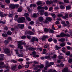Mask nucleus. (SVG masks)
Returning a JSON list of instances; mask_svg holds the SVG:
<instances>
[{
	"label": "nucleus",
	"mask_w": 72,
	"mask_h": 72,
	"mask_svg": "<svg viewBox=\"0 0 72 72\" xmlns=\"http://www.w3.org/2000/svg\"><path fill=\"white\" fill-rule=\"evenodd\" d=\"M17 56L19 57H23V55H22V54H20L18 55H17Z\"/></svg>",
	"instance_id": "nucleus-37"
},
{
	"label": "nucleus",
	"mask_w": 72,
	"mask_h": 72,
	"mask_svg": "<svg viewBox=\"0 0 72 72\" xmlns=\"http://www.w3.org/2000/svg\"><path fill=\"white\" fill-rule=\"evenodd\" d=\"M53 41V39L50 38H49L48 39V41H49V42H51Z\"/></svg>",
	"instance_id": "nucleus-34"
},
{
	"label": "nucleus",
	"mask_w": 72,
	"mask_h": 72,
	"mask_svg": "<svg viewBox=\"0 0 72 72\" xmlns=\"http://www.w3.org/2000/svg\"><path fill=\"white\" fill-rule=\"evenodd\" d=\"M2 35L3 36V37H6L8 36H7V34H6V33H3L2 34Z\"/></svg>",
	"instance_id": "nucleus-30"
},
{
	"label": "nucleus",
	"mask_w": 72,
	"mask_h": 72,
	"mask_svg": "<svg viewBox=\"0 0 72 72\" xmlns=\"http://www.w3.org/2000/svg\"><path fill=\"white\" fill-rule=\"evenodd\" d=\"M48 37H49L48 36L44 35L42 38V41H45V39H47V38H48Z\"/></svg>",
	"instance_id": "nucleus-7"
},
{
	"label": "nucleus",
	"mask_w": 72,
	"mask_h": 72,
	"mask_svg": "<svg viewBox=\"0 0 72 72\" xmlns=\"http://www.w3.org/2000/svg\"><path fill=\"white\" fill-rule=\"evenodd\" d=\"M24 21H25V18L23 17L19 18L17 20L18 23H23Z\"/></svg>",
	"instance_id": "nucleus-3"
},
{
	"label": "nucleus",
	"mask_w": 72,
	"mask_h": 72,
	"mask_svg": "<svg viewBox=\"0 0 72 72\" xmlns=\"http://www.w3.org/2000/svg\"><path fill=\"white\" fill-rule=\"evenodd\" d=\"M60 46H61V47L65 46V45H66V43L64 42H62L61 44H60Z\"/></svg>",
	"instance_id": "nucleus-19"
},
{
	"label": "nucleus",
	"mask_w": 72,
	"mask_h": 72,
	"mask_svg": "<svg viewBox=\"0 0 72 72\" xmlns=\"http://www.w3.org/2000/svg\"><path fill=\"white\" fill-rule=\"evenodd\" d=\"M33 63L34 64H39V62L36 61H34Z\"/></svg>",
	"instance_id": "nucleus-46"
},
{
	"label": "nucleus",
	"mask_w": 72,
	"mask_h": 72,
	"mask_svg": "<svg viewBox=\"0 0 72 72\" xmlns=\"http://www.w3.org/2000/svg\"><path fill=\"white\" fill-rule=\"evenodd\" d=\"M18 48L21 49H22L23 48V47L22 46V44L23 45H26V43H24V42H23L22 41H20L18 42Z\"/></svg>",
	"instance_id": "nucleus-1"
},
{
	"label": "nucleus",
	"mask_w": 72,
	"mask_h": 72,
	"mask_svg": "<svg viewBox=\"0 0 72 72\" xmlns=\"http://www.w3.org/2000/svg\"><path fill=\"white\" fill-rule=\"evenodd\" d=\"M5 22H6L5 21L3 22V21H1V20L0 21V23H2L3 24H5Z\"/></svg>",
	"instance_id": "nucleus-40"
},
{
	"label": "nucleus",
	"mask_w": 72,
	"mask_h": 72,
	"mask_svg": "<svg viewBox=\"0 0 72 72\" xmlns=\"http://www.w3.org/2000/svg\"><path fill=\"white\" fill-rule=\"evenodd\" d=\"M22 11V7L19 8L17 12H21Z\"/></svg>",
	"instance_id": "nucleus-20"
},
{
	"label": "nucleus",
	"mask_w": 72,
	"mask_h": 72,
	"mask_svg": "<svg viewBox=\"0 0 72 72\" xmlns=\"http://www.w3.org/2000/svg\"><path fill=\"white\" fill-rule=\"evenodd\" d=\"M46 67H50L51 66H52L54 64V62H52L49 63V62L48 61H46Z\"/></svg>",
	"instance_id": "nucleus-5"
},
{
	"label": "nucleus",
	"mask_w": 72,
	"mask_h": 72,
	"mask_svg": "<svg viewBox=\"0 0 72 72\" xmlns=\"http://www.w3.org/2000/svg\"><path fill=\"white\" fill-rule=\"evenodd\" d=\"M55 48L56 50H59V49L60 48L59 47L56 45L55 46Z\"/></svg>",
	"instance_id": "nucleus-36"
},
{
	"label": "nucleus",
	"mask_w": 72,
	"mask_h": 72,
	"mask_svg": "<svg viewBox=\"0 0 72 72\" xmlns=\"http://www.w3.org/2000/svg\"><path fill=\"white\" fill-rule=\"evenodd\" d=\"M8 16H9V17H12H12H13V14H10Z\"/></svg>",
	"instance_id": "nucleus-62"
},
{
	"label": "nucleus",
	"mask_w": 72,
	"mask_h": 72,
	"mask_svg": "<svg viewBox=\"0 0 72 72\" xmlns=\"http://www.w3.org/2000/svg\"><path fill=\"white\" fill-rule=\"evenodd\" d=\"M33 17H37L36 15V14H33Z\"/></svg>",
	"instance_id": "nucleus-52"
},
{
	"label": "nucleus",
	"mask_w": 72,
	"mask_h": 72,
	"mask_svg": "<svg viewBox=\"0 0 72 72\" xmlns=\"http://www.w3.org/2000/svg\"><path fill=\"white\" fill-rule=\"evenodd\" d=\"M4 43L5 44V45H6V44H8V43L9 42V41H8V40H5L4 41Z\"/></svg>",
	"instance_id": "nucleus-33"
},
{
	"label": "nucleus",
	"mask_w": 72,
	"mask_h": 72,
	"mask_svg": "<svg viewBox=\"0 0 72 72\" xmlns=\"http://www.w3.org/2000/svg\"><path fill=\"white\" fill-rule=\"evenodd\" d=\"M10 7L12 9H14V8H15V5L14 4H10Z\"/></svg>",
	"instance_id": "nucleus-14"
},
{
	"label": "nucleus",
	"mask_w": 72,
	"mask_h": 72,
	"mask_svg": "<svg viewBox=\"0 0 72 72\" xmlns=\"http://www.w3.org/2000/svg\"><path fill=\"white\" fill-rule=\"evenodd\" d=\"M71 9V7L69 6H66V9L68 10H69Z\"/></svg>",
	"instance_id": "nucleus-29"
},
{
	"label": "nucleus",
	"mask_w": 72,
	"mask_h": 72,
	"mask_svg": "<svg viewBox=\"0 0 72 72\" xmlns=\"http://www.w3.org/2000/svg\"><path fill=\"white\" fill-rule=\"evenodd\" d=\"M64 3H69V1L68 0H64Z\"/></svg>",
	"instance_id": "nucleus-44"
},
{
	"label": "nucleus",
	"mask_w": 72,
	"mask_h": 72,
	"mask_svg": "<svg viewBox=\"0 0 72 72\" xmlns=\"http://www.w3.org/2000/svg\"><path fill=\"white\" fill-rule=\"evenodd\" d=\"M27 9H28V10L29 12H30V11H31V9H30V8L29 7H27Z\"/></svg>",
	"instance_id": "nucleus-55"
},
{
	"label": "nucleus",
	"mask_w": 72,
	"mask_h": 72,
	"mask_svg": "<svg viewBox=\"0 0 72 72\" xmlns=\"http://www.w3.org/2000/svg\"><path fill=\"white\" fill-rule=\"evenodd\" d=\"M60 67H64V64H60Z\"/></svg>",
	"instance_id": "nucleus-57"
},
{
	"label": "nucleus",
	"mask_w": 72,
	"mask_h": 72,
	"mask_svg": "<svg viewBox=\"0 0 72 72\" xmlns=\"http://www.w3.org/2000/svg\"><path fill=\"white\" fill-rule=\"evenodd\" d=\"M60 7L61 9H65V7L63 5H61L60 6Z\"/></svg>",
	"instance_id": "nucleus-22"
},
{
	"label": "nucleus",
	"mask_w": 72,
	"mask_h": 72,
	"mask_svg": "<svg viewBox=\"0 0 72 72\" xmlns=\"http://www.w3.org/2000/svg\"><path fill=\"white\" fill-rule=\"evenodd\" d=\"M7 34L8 35H10L12 34V32L10 31H8L7 32Z\"/></svg>",
	"instance_id": "nucleus-25"
},
{
	"label": "nucleus",
	"mask_w": 72,
	"mask_h": 72,
	"mask_svg": "<svg viewBox=\"0 0 72 72\" xmlns=\"http://www.w3.org/2000/svg\"><path fill=\"white\" fill-rule=\"evenodd\" d=\"M4 64V62H0V65L1 66H3Z\"/></svg>",
	"instance_id": "nucleus-58"
},
{
	"label": "nucleus",
	"mask_w": 72,
	"mask_h": 72,
	"mask_svg": "<svg viewBox=\"0 0 72 72\" xmlns=\"http://www.w3.org/2000/svg\"><path fill=\"white\" fill-rule=\"evenodd\" d=\"M40 71H41V70H40V69H38V70L35 71V72H40Z\"/></svg>",
	"instance_id": "nucleus-63"
},
{
	"label": "nucleus",
	"mask_w": 72,
	"mask_h": 72,
	"mask_svg": "<svg viewBox=\"0 0 72 72\" xmlns=\"http://www.w3.org/2000/svg\"><path fill=\"white\" fill-rule=\"evenodd\" d=\"M44 15L45 16H48V14L46 12H45L44 13Z\"/></svg>",
	"instance_id": "nucleus-56"
},
{
	"label": "nucleus",
	"mask_w": 72,
	"mask_h": 72,
	"mask_svg": "<svg viewBox=\"0 0 72 72\" xmlns=\"http://www.w3.org/2000/svg\"><path fill=\"white\" fill-rule=\"evenodd\" d=\"M43 7H44V8L43 9V10L45 9V10H48V8L47 6Z\"/></svg>",
	"instance_id": "nucleus-41"
},
{
	"label": "nucleus",
	"mask_w": 72,
	"mask_h": 72,
	"mask_svg": "<svg viewBox=\"0 0 72 72\" xmlns=\"http://www.w3.org/2000/svg\"><path fill=\"white\" fill-rule=\"evenodd\" d=\"M46 4H51V2L49 1H46Z\"/></svg>",
	"instance_id": "nucleus-27"
},
{
	"label": "nucleus",
	"mask_w": 72,
	"mask_h": 72,
	"mask_svg": "<svg viewBox=\"0 0 72 72\" xmlns=\"http://www.w3.org/2000/svg\"><path fill=\"white\" fill-rule=\"evenodd\" d=\"M52 16L53 18H55V14H53L52 15Z\"/></svg>",
	"instance_id": "nucleus-64"
},
{
	"label": "nucleus",
	"mask_w": 72,
	"mask_h": 72,
	"mask_svg": "<svg viewBox=\"0 0 72 72\" xmlns=\"http://www.w3.org/2000/svg\"><path fill=\"white\" fill-rule=\"evenodd\" d=\"M28 33L29 35H33L35 34V33L32 32H28Z\"/></svg>",
	"instance_id": "nucleus-21"
},
{
	"label": "nucleus",
	"mask_w": 72,
	"mask_h": 72,
	"mask_svg": "<svg viewBox=\"0 0 72 72\" xmlns=\"http://www.w3.org/2000/svg\"><path fill=\"white\" fill-rule=\"evenodd\" d=\"M26 19L27 21H31V19L30 17H26Z\"/></svg>",
	"instance_id": "nucleus-32"
},
{
	"label": "nucleus",
	"mask_w": 72,
	"mask_h": 72,
	"mask_svg": "<svg viewBox=\"0 0 72 72\" xmlns=\"http://www.w3.org/2000/svg\"><path fill=\"white\" fill-rule=\"evenodd\" d=\"M66 55H70V52L69 51L67 52L66 54Z\"/></svg>",
	"instance_id": "nucleus-35"
},
{
	"label": "nucleus",
	"mask_w": 72,
	"mask_h": 72,
	"mask_svg": "<svg viewBox=\"0 0 72 72\" xmlns=\"http://www.w3.org/2000/svg\"><path fill=\"white\" fill-rule=\"evenodd\" d=\"M45 58L46 59H50V56H45Z\"/></svg>",
	"instance_id": "nucleus-24"
},
{
	"label": "nucleus",
	"mask_w": 72,
	"mask_h": 72,
	"mask_svg": "<svg viewBox=\"0 0 72 72\" xmlns=\"http://www.w3.org/2000/svg\"><path fill=\"white\" fill-rule=\"evenodd\" d=\"M44 66L42 64L39 65L37 66V67L38 68H39L40 69L43 68H44Z\"/></svg>",
	"instance_id": "nucleus-12"
},
{
	"label": "nucleus",
	"mask_w": 72,
	"mask_h": 72,
	"mask_svg": "<svg viewBox=\"0 0 72 72\" xmlns=\"http://www.w3.org/2000/svg\"><path fill=\"white\" fill-rule=\"evenodd\" d=\"M58 57L59 59H64V58L62 56H58Z\"/></svg>",
	"instance_id": "nucleus-18"
},
{
	"label": "nucleus",
	"mask_w": 72,
	"mask_h": 72,
	"mask_svg": "<svg viewBox=\"0 0 72 72\" xmlns=\"http://www.w3.org/2000/svg\"><path fill=\"white\" fill-rule=\"evenodd\" d=\"M24 24H18V25L17 26H18L20 28H21V29H22V28H24Z\"/></svg>",
	"instance_id": "nucleus-9"
},
{
	"label": "nucleus",
	"mask_w": 72,
	"mask_h": 72,
	"mask_svg": "<svg viewBox=\"0 0 72 72\" xmlns=\"http://www.w3.org/2000/svg\"><path fill=\"white\" fill-rule=\"evenodd\" d=\"M60 36L61 37H65V34L63 33H61L60 34Z\"/></svg>",
	"instance_id": "nucleus-16"
},
{
	"label": "nucleus",
	"mask_w": 72,
	"mask_h": 72,
	"mask_svg": "<svg viewBox=\"0 0 72 72\" xmlns=\"http://www.w3.org/2000/svg\"><path fill=\"white\" fill-rule=\"evenodd\" d=\"M36 39V37H33L32 38V39H31V42H35V39Z\"/></svg>",
	"instance_id": "nucleus-17"
},
{
	"label": "nucleus",
	"mask_w": 72,
	"mask_h": 72,
	"mask_svg": "<svg viewBox=\"0 0 72 72\" xmlns=\"http://www.w3.org/2000/svg\"><path fill=\"white\" fill-rule=\"evenodd\" d=\"M56 37H58V38L61 37L60 35H57L56 36Z\"/></svg>",
	"instance_id": "nucleus-61"
},
{
	"label": "nucleus",
	"mask_w": 72,
	"mask_h": 72,
	"mask_svg": "<svg viewBox=\"0 0 72 72\" xmlns=\"http://www.w3.org/2000/svg\"><path fill=\"white\" fill-rule=\"evenodd\" d=\"M8 40H12V39H13L11 37H8Z\"/></svg>",
	"instance_id": "nucleus-48"
},
{
	"label": "nucleus",
	"mask_w": 72,
	"mask_h": 72,
	"mask_svg": "<svg viewBox=\"0 0 72 72\" xmlns=\"http://www.w3.org/2000/svg\"><path fill=\"white\" fill-rule=\"evenodd\" d=\"M4 51L6 54L10 53V52L9 50V49L8 48H5L4 50Z\"/></svg>",
	"instance_id": "nucleus-6"
},
{
	"label": "nucleus",
	"mask_w": 72,
	"mask_h": 72,
	"mask_svg": "<svg viewBox=\"0 0 72 72\" xmlns=\"http://www.w3.org/2000/svg\"><path fill=\"white\" fill-rule=\"evenodd\" d=\"M44 31L45 32H47L49 31V29L47 28H45L44 30Z\"/></svg>",
	"instance_id": "nucleus-31"
},
{
	"label": "nucleus",
	"mask_w": 72,
	"mask_h": 72,
	"mask_svg": "<svg viewBox=\"0 0 72 72\" xmlns=\"http://www.w3.org/2000/svg\"><path fill=\"white\" fill-rule=\"evenodd\" d=\"M38 20L40 22H42L44 21V18L42 17H40L38 18Z\"/></svg>",
	"instance_id": "nucleus-13"
},
{
	"label": "nucleus",
	"mask_w": 72,
	"mask_h": 72,
	"mask_svg": "<svg viewBox=\"0 0 72 72\" xmlns=\"http://www.w3.org/2000/svg\"><path fill=\"white\" fill-rule=\"evenodd\" d=\"M29 15V14L27 13H26L24 14V16H25V17H28Z\"/></svg>",
	"instance_id": "nucleus-49"
},
{
	"label": "nucleus",
	"mask_w": 72,
	"mask_h": 72,
	"mask_svg": "<svg viewBox=\"0 0 72 72\" xmlns=\"http://www.w3.org/2000/svg\"><path fill=\"white\" fill-rule=\"evenodd\" d=\"M33 57L34 58H37L38 57H39V55H33Z\"/></svg>",
	"instance_id": "nucleus-39"
},
{
	"label": "nucleus",
	"mask_w": 72,
	"mask_h": 72,
	"mask_svg": "<svg viewBox=\"0 0 72 72\" xmlns=\"http://www.w3.org/2000/svg\"><path fill=\"white\" fill-rule=\"evenodd\" d=\"M22 68V66L21 65H19L18 67V69H21Z\"/></svg>",
	"instance_id": "nucleus-43"
},
{
	"label": "nucleus",
	"mask_w": 72,
	"mask_h": 72,
	"mask_svg": "<svg viewBox=\"0 0 72 72\" xmlns=\"http://www.w3.org/2000/svg\"><path fill=\"white\" fill-rule=\"evenodd\" d=\"M5 2H6V3H7V4H9V3H10V0H6Z\"/></svg>",
	"instance_id": "nucleus-38"
},
{
	"label": "nucleus",
	"mask_w": 72,
	"mask_h": 72,
	"mask_svg": "<svg viewBox=\"0 0 72 72\" xmlns=\"http://www.w3.org/2000/svg\"><path fill=\"white\" fill-rule=\"evenodd\" d=\"M12 62H13V63H17V61H15V60H13L12 61Z\"/></svg>",
	"instance_id": "nucleus-60"
},
{
	"label": "nucleus",
	"mask_w": 72,
	"mask_h": 72,
	"mask_svg": "<svg viewBox=\"0 0 72 72\" xmlns=\"http://www.w3.org/2000/svg\"><path fill=\"white\" fill-rule=\"evenodd\" d=\"M37 5H41V4H42V2L41 1H39L37 3Z\"/></svg>",
	"instance_id": "nucleus-15"
},
{
	"label": "nucleus",
	"mask_w": 72,
	"mask_h": 72,
	"mask_svg": "<svg viewBox=\"0 0 72 72\" xmlns=\"http://www.w3.org/2000/svg\"><path fill=\"white\" fill-rule=\"evenodd\" d=\"M44 7H41L40 6H38L37 8L39 12H40V14L41 15H43L44 14L45 11L43 10V9H44ZM40 9H42V10H41Z\"/></svg>",
	"instance_id": "nucleus-2"
},
{
	"label": "nucleus",
	"mask_w": 72,
	"mask_h": 72,
	"mask_svg": "<svg viewBox=\"0 0 72 72\" xmlns=\"http://www.w3.org/2000/svg\"><path fill=\"white\" fill-rule=\"evenodd\" d=\"M36 48L30 47L28 48V50L30 51H34V50H36Z\"/></svg>",
	"instance_id": "nucleus-8"
},
{
	"label": "nucleus",
	"mask_w": 72,
	"mask_h": 72,
	"mask_svg": "<svg viewBox=\"0 0 72 72\" xmlns=\"http://www.w3.org/2000/svg\"><path fill=\"white\" fill-rule=\"evenodd\" d=\"M50 32L52 33H54V31L53 30H51L50 31Z\"/></svg>",
	"instance_id": "nucleus-59"
},
{
	"label": "nucleus",
	"mask_w": 72,
	"mask_h": 72,
	"mask_svg": "<svg viewBox=\"0 0 72 72\" xmlns=\"http://www.w3.org/2000/svg\"><path fill=\"white\" fill-rule=\"evenodd\" d=\"M5 67L6 68V69H8L10 68V67H9V66L8 65V66H5Z\"/></svg>",
	"instance_id": "nucleus-53"
},
{
	"label": "nucleus",
	"mask_w": 72,
	"mask_h": 72,
	"mask_svg": "<svg viewBox=\"0 0 72 72\" xmlns=\"http://www.w3.org/2000/svg\"><path fill=\"white\" fill-rule=\"evenodd\" d=\"M15 5V7H16V8H18L19 6V5L18 4H16Z\"/></svg>",
	"instance_id": "nucleus-51"
},
{
	"label": "nucleus",
	"mask_w": 72,
	"mask_h": 72,
	"mask_svg": "<svg viewBox=\"0 0 72 72\" xmlns=\"http://www.w3.org/2000/svg\"><path fill=\"white\" fill-rule=\"evenodd\" d=\"M26 36L24 35V36H22L21 37V39H24L26 38Z\"/></svg>",
	"instance_id": "nucleus-45"
},
{
	"label": "nucleus",
	"mask_w": 72,
	"mask_h": 72,
	"mask_svg": "<svg viewBox=\"0 0 72 72\" xmlns=\"http://www.w3.org/2000/svg\"><path fill=\"white\" fill-rule=\"evenodd\" d=\"M17 65H15L13 66L12 67V69H13V71H17Z\"/></svg>",
	"instance_id": "nucleus-11"
},
{
	"label": "nucleus",
	"mask_w": 72,
	"mask_h": 72,
	"mask_svg": "<svg viewBox=\"0 0 72 72\" xmlns=\"http://www.w3.org/2000/svg\"><path fill=\"white\" fill-rule=\"evenodd\" d=\"M57 55L55 54L53 56H52V58L53 59V58H55V59L57 58Z\"/></svg>",
	"instance_id": "nucleus-28"
},
{
	"label": "nucleus",
	"mask_w": 72,
	"mask_h": 72,
	"mask_svg": "<svg viewBox=\"0 0 72 72\" xmlns=\"http://www.w3.org/2000/svg\"><path fill=\"white\" fill-rule=\"evenodd\" d=\"M62 72H68V68H65L63 70H62Z\"/></svg>",
	"instance_id": "nucleus-10"
},
{
	"label": "nucleus",
	"mask_w": 72,
	"mask_h": 72,
	"mask_svg": "<svg viewBox=\"0 0 72 72\" xmlns=\"http://www.w3.org/2000/svg\"><path fill=\"white\" fill-rule=\"evenodd\" d=\"M53 41H54V42H55V43H56L57 42V40L55 39H53Z\"/></svg>",
	"instance_id": "nucleus-50"
},
{
	"label": "nucleus",
	"mask_w": 72,
	"mask_h": 72,
	"mask_svg": "<svg viewBox=\"0 0 72 72\" xmlns=\"http://www.w3.org/2000/svg\"><path fill=\"white\" fill-rule=\"evenodd\" d=\"M19 62H23V59L22 58H20L18 60Z\"/></svg>",
	"instance_id": "nucleus-47"
},
{
	"label": "nucleus",
	"mask_w": 72,
	"mask_h": 72,
	"mask_svg": "<svg viewBox=\"0 0 72 72\" xmlns=\"http://www.w3.org/2000/svg\"><path fill=\"white\" fill-rule=\"evenodd\" d=\"M0 16H1V17H4L3 13L1 11H0Z\"/></svg>",
	"instance_id": "nucleus-26"
},
{
	"label": "nucleus",
	"mask_w": 72,
	"mask_h": 72,
	"mask_svg": "<svg viewBox=\"0 0 72 72\" xmlns=\"http://www.w3.org/2000/svg\"><path fill=\"white\" fill-rule=\"evenodd\" d=\"M63 14H58L57 15V16L58 17H62V18H63V19H67V18H68V14H66L65 15V16H63Z\"/></svg>",
	"instance_id": "nucleus-4"
},
{
	"label": "nucleus",
	"mask_w": 72,
	"mask_h": 72,
	"mask_svg": "<svg viewBox=\"0 0 72 72\" xmlns=\"http://www.w3.org/2000/svg\"><path fill=\"white\" fill-rule=\"evenodd\" d=\"M68 62L69 63H71V62H72V59H69Z\"/></svg>",
	"instance_id": "nucleus-54"
},
{
	"label": "nucleus",
	"mask_w": 72,
	"mask_h": 72,
	"mask_svg": "<svg viewBox=\"0 0 72 72\" xmlns=\"http://www.w3.org/2000/svg\"><path fill=\"white\" fill-rule=\"evenodd\" d=\"M46 20H47L48 21H51V18L50 17H48L46 18Z\"/></svg>",
	"instance_id": "nucleus-23"
},
{
	"label": "nucleus",
	"mask_w": 72,
	"mask_h": 72,
	"mask_svg": "<svg viewBox=\"0 0 72 72\" xmlns=\"http://www.w3.org/2000/svg\"><path fill=\"white\" fill-rule=\"evenodd\" d=\"M65 36L66 37H70V35L68 34H65Z\"/></svg>",
	"instance_id": "nucleus-42"
}]
</instances>
